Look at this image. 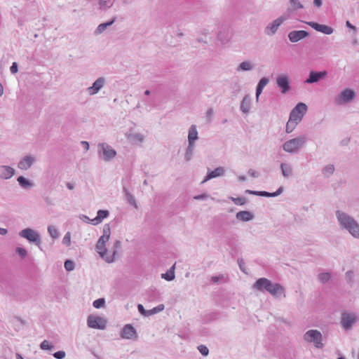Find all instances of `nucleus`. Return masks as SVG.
<instances>
[{"mask_svg": "<svg viewBox=\"0 0 359 359\" xmlns=\"http://www.w3.org/2000/svg\"><path fill=\"white\" fill-rule=\"evenodd\" d=\"M335 215L341 229L346 230L353 237L359 239V223L343 211L338 210Z\"/></svg>", "mask_w": 359, "mask_h": 359, "instance_id": "obj_1", "label": "nucleus"}, {"mask_svg": "<svg viewBox=\"0 0 359 359\" xmlns=\"http://www.w3.org/2000/svg\"><path fill=\"white\" fill-rule=\"evenodd\" d=\"M102 232V236L100 237L96 244V249L102 259H104L107 263H111L114 261L115 255L117 252L114 250L111 255H107L105 244L109 241L111 235V228L109 224H105L104 225Z\"/></svg>", "mask_w": 359, "mask_h": 359, "instance_id": "obj_2", "label": "nucleus"}, {"mask_svg": "<svg viewBox=\"0 0 359 359\" xmlns=\"http://www.w3.org/2000/svg\"><path fill=\"white\" fill-rule=\"evenodd\" d=\"M253 288L259 291H267L272 296L279 297L281 294L285 297L284 287L279 283H273L266 278H260L253 285Z\"/></svg>", "mask_w": 359, "mask_h": 359, "instance_id": "obj_3", "label": "nucleus"}, {"mask_svg": "<svg viewBox=\"0 0 359 359\" xmlns=\"http://www.w3.org/2000/svg\"><path fill=\"white\" fill-rule=\"evenodd\" d=\"M306 141L307 138L305 135L298 136L286 141L283 144V149L290 154L296 153L304 146Z\"/></svg>", "mask_w": 359, "mask_h": 359, "instance_id": "obj_4", "label": "nucleus"}, {"mask_svg": "<svg viewBox=\"0 0 359 359\" xmlns=\"http://www.w3.org/2000/svg\"><path fill=\"white\" fill-rule=\"evenodd\" d=\"M304 339L309 343H313L317 348H322L323 347L322 334L317 330H308L304 334Z\"/></svg>", "mask_w": 359, "mask_h": 359, "instance_id": "obj_5", "label": "nucleus"}, {"mask_svg": "<svg viewBox=\"0 0 359 359\" xmlns=\"http://www.w3.org/2000/svg\"><path fill=\"white\" fill-rule=\"evenodd\" d=\"M19 236L37 246L41 245L40 235L31 228H26L19 232Z\"/></svg>", "mask_w": 359, "mask_h": 359, "instance_id": "obj_6", "label": "nucleus"}, {"mask_svg": "<svg viewBox=\"0 0 359 359\" xmlns=\"http://www.w3.org/2000/svg\"><path fill=\"white\" fill-rule=\"evenodd\" d=\"M98 149L100 156L105 161H111L116 155V151L107 143H100Z\"/></svg>", "mask_w": 359, "mask_h": 359, "instance_id": "obj_7", "label": "nucleus"}, {"mask_svg": "<svg viewBox=\"0 0 359 359\" xmlns=\"http://www.w3.org/2000/svg\"><path fill=\"white\" fill-rule=\"evenodd\" d=\"M307 111V106L303 102H299L291 111L290 118L299 123Z\"/></svg>", "mask_w": 359, "mask_h": 359, "instance_id": "obj_8", "label": "nucleus"}, {"mask_svg": "<svg viewBox=\"0 0 359 359\" xmlns=\"http://www.w3.org/2000/svg\"><path fill=\"white\" fill-rule=\"evenodd\" d=\"M87 324L90 328L104 330L107 326V321L102 317L89 315L87 319Z\"/></svg>", "mask_w": 359, "mask_h": 359, "instance_id": "obj_9", "label": "nucleus"}, {"mask_svg": "<svg viewBox=\"0 0 359 359\" xmlns=\"http://www.w3.org/2000/svg\"><path fill=\"white\" fill-rule=\"evenodd\" d=\"M287 18L284 15H281L275 20H273L271 23L269 24L264 28V33L268 36L274 35L279 27L283 23L285 20H286Z\"/></svg>", "mask_w": 359, "mask_h": 359, "instance_id": "obj_10", "label": "nucleus"}, {"mask_svg": "<svg viewBox=\"0 0 359 359\" xmlns=\"http://www.w3.org/2000/svg\"><path fill=\"white\" fill-rule=\"evenodd\" d=\"M276 83L283 94H285L291 89L290 81L288 76L280 74L277 76Z\"/></svg>", "mask_w": 359, "mask_h": 359, "instance_id": "obj_11", "label": "nucleus"}, {"mask_svg": "<svg viewBox=\"0 0 359 359\" xmlns=\"http://www.w3.org/2000/svg\"><path fill=\"white\" fill-rule=\"evenodd\" d=\"M355 97V93L349 88L342 90L336 99L337 104L348 103Z\"/></svg>", "mask_w": 359, "mask_h": 359, "instance_id": "obj_12", "label": "nucleus"}, {"mask_svg": "<svg viewBox=\"0 0 359 359\" xmlns=\"http://www.w3.org/2000/svg\"><path fill=\"white\" fill-rule=\"evenodd\" d=\"M356 322V317L353 313L344 312L341 314V323L342 327L348 330H350Z\"/></svg>", "mask_w": 359, "mask_h": 359, "instance_id": "obj_13", "label": "nucleus"}, {"mask_svg": "<svg viewBox=\"0 0 359 359\" xmlns=\"http://www.w3.org/2000/svg\"><path fill=\"white\" fill-rule=\"evenodd\" d=\"M36 161L32 155H26L22 158L18 163V168L22 170H29Z\"/></svg>", "mask_w": 359, "mask_h": 359, "instance_id": "obj_14", "label": "nucleus"}, {"mask_svg": "<svg viewBox=\"0 0 359 359\" xmlns=\"http://www.w3.org/2000/svg\"><path fill=\"white\" fill-rule=\"evenodd\" d=\"M121 337L126 339H137L138 336L135 327L130 324H126L121 332Z\"/></svg>", "mask_w": 359, "mask_h": 359, "instance_id": "obj_15", "label": "nucleus"}, {"mask_svg": "<svg viewBox=\"0 0 359 359\" xmlns=\"http://www.w3.org/2000/svg\"><path fill=\"white\" fill-rule=\"evenodd\" d=\"M327 75V72L326 71H311L309 77L305 80L304 83L308 84L318 83L325 79Z\"/></svg>", "mask_w": 359, "mask_h": 359, "instance_id": "obj_16", "label": "nucleus"}, {"mask_svg": "<svg viewBox=\"0 0 359 359\" xmlns=\"http://www.w3.org/2000/svg\"><path fill=\"white\" fill-rule=\"evenodd\" d=\"M106 79L104 77H99L90 87L86 89V91L90 95H95L104 87Z\"/></svg>", "mask_w": 359, "mask_h": 359, "instance_id": "obj_17", "label": "nucleus"}, {"mask_svg": "<svg viewBox=\"0 0 359 359\" xmlns=\"http://www.w3.org/2000/svg\"><path fill=\"white\" fill-rule=\"evenodd\" d=\"M310 36V33L305 30H294L288 34V39L290 42L296 43L307 38Z\"/></svg>", "mask_w": 359, "mask_h": 359, "instance_id": "obj_18", "label": "nucleus"}, {"mask_svg": "<svg viewBox=\"0 0 359 359\" xmlns=\"http://www.w3.org/2000/svg\"><path fill=\"white\" fill-rule=\"evenodd\" d=\"M306 24L311 27L315 30L323 33L325 34H332L334 32L333 28L326 25H321L316 22H307Z\"/></svg>", "mask_w": 359, "mask_h": 359, "instance_id": "obj_19", "label": "nucleus"}, {"mask_svg": "<svg viewBox=\"0 0 359 359\" xmlns=\"http://www.w3.org/2000/svg\"><path fill=\"white\" fill-rule=\"evenodd\" d=\"M225 174V169L223 167H217L213 170H210L209 168L208 170V172L206 174V176L205 177L204 180L202 181L201 183H205L208 182V180H210L211 179L223 176Z\"/></svg>", "mask_w": 359, "mask_h": 359, "instance_id": "obj_20", "label": "nucleus"}, {"mask_svg": "<svg viewBox=\"0 0 359 359\" xmlns=\"http://www.w3.org/2000/svg\"><path fill=\"white\" fill-rule=\"evenodd\" d=\"M217 39L222 43H228L232 37V33L229 28L222 27L217 34Z\"/></svg>", "mask_w": 359, "mask_h": 359, "instance_id": "obj_21", "label": "nucleus"}, {"mask_svg": "<svg viewBox=\"0 0 359 359\" xmlns=\"http://www.w3.org/2000/svg\"><path fill=\"white\" fill-rule=\"evenodd\" d=\"M15 174V170L8 165H0V179L8 180Z\"/></svg>", "mask_w": 359, "mask_h": 359, "instance_id": "obj_22", "label": "nucleus"}, {"mask_svg": "<svg viewBox=\"0 0 359 359\" xmlns=\"http://www.w3.org/2000/svg\"><path fill=\"white\" fill-rule=\"evenodd\" d=\"M109 215V212L107 210H99L97 212V216L90 220V223L93 225H97L107 218Z\"/></svg>", "mask_w": 359, "mask_h": 359, "instance_id": "obj_23", "label": "nucleus"}, {"mask_svg": "<svg viewBox=\"0 0 359 359\" xmlns=\"http://www.w3.org/2000/svg\"><path fill=\"white\" fill-rule=\"evenodd\" d=\"M17 182L20 187L23 189H30L34 187V183L24 176H19Z\"/></svg>", "mask_w": 359, "mask_h": 359, "instance_id": "obj_24", "label": "nucleus"}, {"mask_svg": "<svg viewBox=\"0 0 359 359\" xmlns=\"http://www.w3.org/2000/svg\"><path fill=\"white\" fill-rule=\"evenodd\" d=\"M254 215L250 211L243 210L236 213V217L238 220L241 222H248L254 218Z\"/></svg>", "mask_w": 359, "mask_h": 359, "instance_id": "obj_25", "label": "nucleus"}, {"mask_svg": "<svg viewBox=\"0 0 359 359\" xmlns=\"http://www.w3.org/2000/svg\"><path fill=\"white\" fill-rule=\"evenodd\" d=\"M269 79L267 77H262L258 82L256 87V100L259 101V95L262 94L264 88L269 83Z\"/></svg>", "mask_w": 359, "mask_h": 359, "instance_id": "obj_26", "label": "nucleus"}, {"mask_svg": "<svg viewBox=\"0 0 359 359\" xmlns=\"http://www.w3.org/2000/svg\"><path fill=\"white\" fill-rule=\"evenodd\" d=\"M116 19H117V18L115 16V17H113L111 20L100 24L97 26V27L96 28V29L95 30L94 34L95 35H99V34H102L107 27L112 25L116 22Z\"/></svg>", "mask_w": 359, "mask_h": 359, "instance_id": "obj_27", "label": "nucleus"}, {"mask_svg": "<svg viewBox=\"0 0 359 359\" xmlns=\"http://www.w3.org/2000/svg\"><path fill=\"white\" fill-rule=\"evenodd\" d=\"M198 139V134L196 125H191L189 129L188 133V142L195 144V142Z\"/></svg>", "mask_w": 359, "mask_h": 359, "instance_id": "obj_28", "label": "nucleus"}, {"mask_svg": "<svg viewBox=\"0 0 359 359\" xmlns=\"http://www.w3.org/2000/svg\"><path fill=\"white\" fill-rule=\"evenodd\" d=\"M251 105V98L249 95H245L241 101L240 109L244 114H248Z\"/></svg>", "mask_w": 359, "mask_h": 359, "instance_id": "obj_29", "label": "nucleus"}, {"mask_svg": "<svg viewBox=\"0 0 359 359\" xmlns=\"http://www.w3.org/2000/svg\"><path fill=\"white\" fill-rule=\"evenodd\" d=\"M254 69V65L252 62L246 60L243 61L236 67V70L238 72H248Z\"/></svg>", "mask_w": 359, "mask_h": 359, "instance_id": "obj_30", "label": "nucleus"}, {"mask_svg": "<svg viewBox=\"0 0 359 359\" xmlns=\"http://www.w3.org/2000/svg\"><path fill=\"white\" fill-rule=\"evenodd\" d=\"M123 192L125 194L126 200L127 202L131 205L134 206L135 208H137L138 206L135 196L129 192L126 187H123Z\"/></svg>", "mask_w": 359, "mask_h": 359, "instance_id": "obj_31", "label": "nucleus"}, {"mask_svg": "<svg viewBox=\"0 0 359 359\" xmlns=\"http://www.w3.org/2000/svg\"><path fill=\"white\" fill-rule=\"evenodd\" d=\"M283 191V187H280L276 191L271 193L265 191H259V196L276 197L281 194Z\"/></svg>", "mask_w": 359, "mask_h": 359, "instance_id": "obj_32", "label": "nucleus"}, {"mask_svg": "<svg viewBox=\"0 0 359 359\" xmlns=\"http://www.w3.org/2000/svg\"><path fill=\"white\" fill-rule=\"evenodd\" d=\"M280 168L284 177H288L292 175V168L290 165L282 163L280 165Z\"/></svg>", "mask_w": 359, "mask_h": 359, "instance_id": "obj_33", "label": "nucleus"}, {"mask_svg": "<svg viewBox=\"0 0 359 359\" xmlns=\"http://www.w3.org/2000/svg\"><path fill=\"white\" fill-rule=\"evenodd\" d=\"M195 144H191L188 142V146L186 149L184 159L187 162L191 161L193 156V152L194 149Z\"/></svg>", "mask_w": 359, "mask_h": 359, "instance_id": "obj_34", "label": "nucleus"}, {"mask_svg": "<svg viewBox=\"0 0 359 359\" xmlns=\"http://www.w3.org/2000/svg\"><path fill=\"white\" fill-rule=\"evenodd\" d=\"M289 3L291 6V7L287 8L289 12L297 11L304 8L303 5L299 0H289Z\"/></svg>", "mask_w": 359, "mask_h": 359, "instance_id": "obj_35", "label": "nucleus"}, {"mask_svg": "<svg viewBox=\"0 0 359 359\" xmlns=\"http://www.w3.org/2000/svg\"><path fill=\"white\" fill-rule=\"evenodd\" d=\"M175 265H173L166 273H162L161 277L168 281L172 280L175 276Z\"/></svg>", "mask_w": 359, "mask_h": 359, "instance_id": "obj_36", "label": "nucleus"}, {"mask_svg": "<svg viewBox=\"0 0 359 359\" xmlns=\"http://www.w3.org/2000/svg\"><path fill=\"white\" fill-rule=\"evenodd\" d=\"M334 166L332 164H329L322 169V173L325 177H330L334 172Z\"/></svg>", "mask_w": 359, "mask_h": 359, "instance_id": "obj_37", "label": "nucleus"}, {"mask_svg": "<svg viewBox=\"0 0 359 359\" xmlns=\"http://www.w3.org/2000/svg\"><path fill=\"white\" fill-rule=\"evenodd\" d=\"M114 1L111 0H100L98 4L100 8L103 11H107L108 8L113 6Z\"/></svg>", "mask_w": 359, "mask_h": 359, "instance_id": "obj_38", "label": "nucleus"}, {"mask_svg": "<svg viewBox=\"0 0 359 359\" xmlns=\"http://www.w3.org/2000/svg\"><path fill=\"white\" fill-rule=\"evenodd\" d=\"M299 123L293 121V120H291L290 118H289V120L286 124V128H285V131L287 133H292L294 129L296 128V126H297Z\"/></svg>", "mask_w": 359, "mask_h": 359, "instance_id": "obj_39", "label": "nucleus"}, {"mask_svg": "<svg viewBox=\"0 0 359 359\" xmlns=\"http://www.w3.org/2000/svg\"><path fill=\"white\" fill-rule=\"evenodd\" d=\"M229 199L233 201L236 205H245L248 200L245 197H237V198H234V197H229Z\"/></svg>", "mask_w": 359, "mask_h": 359, "instance_id": "obj_40", "label": "nucleus"}, {"mask_svg": "<svg viewBox=\"0 0 359 359\" xmlns=\"http://www.w3.org/2000/svg\"><path fill=\"white\" fill-rule=\"evenodd\" d=\"M48 232L53 238H57L60 236L57 228L52 225L48 226Z\"/></svg>", "mask_w": 359, "mask_h": 359, "instance_id": "obj_41", "label": "nucleus"}, {"mask_svg": "<svg viewBox=\"0 0 359 359\" xmlns=\"http://www.w3.org/2000/svg\"><path fill=\"white\" fill-rule=\"evenodd\" d=\"M128 138L130 140H133V141H137L139 142H142L144 141V135H142V134L140 133H134V134H130L129 136H128Z\"/></svg>", "mask_w": 359, "mask_h": 359, "instance_id": "obj_42", "label": "nucleus"}, {"mask_svg": "<svg viewBox=\"0 0 359 359\" xmlns=\"http://www.w3.org/2000/svg\"><path fill=\"white\" fill-rule=\"evenodd\" d=\"M331 275L330 273H320L318 274V279L322 283H325L330 279Z\"/></svg>", "mask_w": 359, "mask_h": 359, "instance_id": "obj_43", "label": "nucleus"}, {"mask_svg": "<svg viewBox=\"0 0 359 359\" xmlns=\"http://www.w3.org/2000/svg\"><path fill=\"white\" fill-rule=\"evenodd\" d=\"M64 267H65L66 271H73L74 269L75 264H74V262L73 261H72L70 259H67L65 262Z\"/></svg>", "mask_w": 359, "mask_h": 359, "instance_id": "obj_44", "label": "nucleus"}, {"mask_svg": "<svg viewBox=\"0 0 359 359\" xmlns=\"http://www.w3.org/2000/svg\"><path fill=\"white\" fill-rule=\"evenodd\" d=\"M165 306L163 304H159L157 306L153 308L151 310H148L149 316L159 313L164 309Z\"/></svg>", "mask_w": 359, "mask_h": 359, "instance_id": "obj_45", "label": "nucleus"}, {"mask_svg": "<svg viewBox=\"0 0 359 359\" xmlns=\"http://www.w3.org/2000/svg\"><path fill=\"white\" fill-rule=\"evenodd\" d=\"M40 347L43 350H52L54 348V346L48 340H43L41 343Z\"/></svg>", "mask_w": 359, "mask_h": 359, "instance_id": "obj_46", "label": "nucleus"}, {"mask_svg": "<svg viewBox=\"0 0 359 359\" xmlns=\"http://www.w3.org/2000/svg\"><path fill=\"white\" fill-rule=\"evenodd\" d=\"M105 304V300L104 298H99L95 300L93 303V305L96 309H100Z\"/></svg>", "mask_w": 359, "mask_h": 359, "instance_id": "obj_47", "label": "nucleus"}, {"mask_svg": "<svg viewBox=\"0 0 359 359\" xmlns=\"http://www.w3.org/2000/svg\"><path fill=\"white\" fill-rule=\"evenodd\" d=\"M345 278L348 283L352 285L353 283V272L350 270L348 271L345 274Z\"/></svg>", "mask_w": 359, "mask_h": 359, "instance_id": "obj_48", "label": "nucleus"}, {"mask_svg": "<svg viewBox=\"0 0 359 359\" xmlns=\"http://www.w3.org/2000/svg\"><path fill=\"white\" fill-rule=\"evenodd\" d=\"M15 252L22 259H24L27 255V250L20 247L16 248Z\"/></svg>", "mask_w": 359, "mask_h": 359, "instance_id": "obj_49", "label": "nucleus"}, {"mask_svg": "<svg viewBox=\"0 0 359 359\" xmlns=\"http://www.w3.org/2000/svg\"><path fill=\"white\" fill-rule=\"evenodd\" d=\"M198 350L203 356H207L209 354V350L208 347L205 345L198 346Z\"/></svg>", "mask_w": 359, "mask_h": 359, "instance_id": "obj_50", "label": "nucleus"}, {"mask_svg": "<svg viewBox=\"0 0 359 359\" xmlns=\"http://www.w3.org/2000/svg\"><path fill=\"white\" fill-rule=\"evenodd\" d=\"M62 243L67 246H69L71 243V236H70V233L69 232H67L63 239H62Z\"/></svg>", "mask_w": 359, "mask_h": 359, "instance_id": "obj_51", "label": "nucleus"}, {"mask_svg": "<svg viewBox=\"0 0 359 359\" xmlns=\"http://www.w3.org/2000/svg\"><path fill=\"white\" fill-rule=\"evenodd\" d=\"M137 310L142 316H149L148 310H146L142 304L137 305Z\"/></svg>", "mask_w": 359, "mask_h": 359, "instance_id": "obj_52", "label": "nucleus"}, {"mask_svg": "<svg viewBox=\"0 0 359 359\" xmlns=\"http://www.w3.org/2000/svg\"><path fill=\"white\" fill-rule=\"evenodd\" d=\"M65 355H66V353L63 351H58L53 353V356L56 359H63L65 357Z\"/></svg>", "mask_w": 359, "mask_h": 359, "instance_id": "obj_53", "label": "nucleus"}, {"mask_svg": "<svg viewBox=\"0 0 359 359\" xmlns=\"http://www.w3.org/2000/svg\"><path fill=\"white\" fill-rule=\"evenodd\" d=\"M238 264L241 271H242L245 273H247L246 269L245 267V262L242 258L238 259Z\"/></svg>", "mask_w": 359, "mask_h": 359, "instance_id": "obj_54", "label": "nucleus"}, {"mask_svg": "<svg viewBox=\"0 0 359 359\" xmlns=\"http://www.w3.org/2000/svg\"><path fill=\"white\" fill-rule=\"evenodd\" d=\"M10 71L12 74H15L18 71V65L17 62H14L10 67Z\"/></svg>", "mask_w": 359, "mask_h": 359, "instance_id": "obj_55", "label": "nucleus"}, {"mask_svg": "<svg viewBox=\"0 0 359 359\" xmlns=\"http://www.w3.org/2000/svg\"><path fill=\"white\" fill-rule=\"evenodd\" d=\"M208 195L206 194H199V195H196L194 197V199L195 200H205L206 198H208Z\"/></svg>", "mask_w": 359, "mask_h": 359, "instance_id": "obj_56", "label": "nucleus"}, {"mask_svg": "<svg viewBox=\"0 0 359 359\" xmlns=\"http://www.w3.org/2000/svg\"><path fill=\"white\" fill-rule=\"evenodd\" d=\"M248 173L253 177H258L259 175V174L257 171L252 169H249Z\"/></svg>", "mask_w": 359, "mask_h": 359, "instance_id": "obj_57", "label": "nucleus"}, {"mask_svg": "<svg viewBox=\"0 0 359 359\" xmlns=\"http://www.w3.org/2000/svg\"><path fill=\"white\" fill-rule=\"evenodd\" d=\"M346 26L348 28H349V29H352L353 31H354L355 32H356V30H357L356 27H355V26H354V25H352V24H351L348 20H347V21L346 22Z\"/></svg>", "mask_w": 359, "mask_h": 359, "instance_id": "obj_58", "label": "nucleus"}, {"mask_svg": "<svg viewBox=\"0 0 359 359\" xmlns=\"http://www.w3.org/2000/svg\"><path fill=\"white\" fill-rule=\"evenodd\" d=\"M245 193L249 194H252V195L259 196V191H252V190L247 189V190L245 191Z\"/></svg>", "mask_w": 359, "mask_h": 359, "instance_id": "obj_59", "label": "nucleus"}, {"mask_svg": "<svg viewBox=\"0 0 359 359\" xmlns=\"http://www.w3.org/2000/svg\"><path fill=\"white\" fill-rule=\"evenodd\" d=\"M114 250L116 251V249H119L121 247V242L118 240H116L114 245Z\"/></svg>", "mask_w": 359, "mask_h": 359, "instance_id": "obj_60", "label": "nucleus"}, {"mask_svg": "<svg viewBox=\"0 0 359 359\" xmlns=\"http://www.w3.org/2000/svg\"><path fill=\"white\" fill-rule=\"evenodd\" d=\"M313 4L315 6L320 8L323 4V0H313Z\"/></svg>", "mask_w": 359, "mask_h": 359, "instance_id": "obj_61", "label": "nucleus"}, {"mask_svg": "<svg viewBox=\"0 0 359 359\" xmlns=\"http://www.w3.org/2000/svg\"><path fill=\"white\" fill-rule=\"evenodd\" d=\"M80 218H81V219H83V220L84 222H90V220H91V219H90L88 216H86V215H81L80 216Z\"/></svg>", "mask_w": 359, "mask_h": 359, "instance_id": "obj_62", "label": "nucleus"}, {"mask_svg": "<svg viewBox=\"0 0 359 359\" xmlns=\"http://www.w3.org/2000/svg\"><path fill=\"white\" fill-rule=\"evenodd\" d=\"M212 114H213V109H212V108L208 109V111H207V113H206L207 117L210 118L211 116H212Z\"/></svg>", "mask_w": 359, "mask_h": 359, "instance_id": "obj_63", "label": "nucleus"}, {"mask_svg": "<svg viewBox=\"0 0 359 359\" xmlns=\"http://www.w3.org/2000/svg\"><path fill=\"white\" fill-rule=\"evenodd\" d=\"M66 185L69 190H72L74 189V184L73 183L67 182Z\"/></svg>", "mask_w": 359, "mask_h": 359, "instance_id": "obj_64", "label": "nucleus"}]
</instances>
